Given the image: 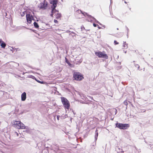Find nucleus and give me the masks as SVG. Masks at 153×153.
<instances>
[{
	"instance_id": "27",
	"label": "nucleus",
	"mask_w": 153,
	"mask_h": 153,
	"mask_svg": "<svg viewBox=\"0 0 153 153\" xmlns=\"http://www.w3.org/2000/svg\"><path fill=\"white\" fill-rule=\"evenodd\" d=\"M81 28L82 30L83 29H85V27L83 26L82 27H81Z\"/></svg>"
},
{
	"instance_id": "30",
	"label": "nucleus",
	"mask_w": 153,
	"mask_h": 153,
	"mask_svg": "<svg viewBox=\"0 0 153 153\" xmlns=\"http://www.w3.org/2000/svg\"><path fill=\"white\" fill-rule=\"evenodd\" d=\"M117 30H119V28H117Z\"/></svg>"
},
{
	"instance_id": "21",
	"label": "nucleus",
	"mask_w": 153,
	"mask_h": 153,
	"mask_svg": "<svg viewBox=\"0 0 153 153\" xmlns=\"http://www.w3.org/2000/svg\"><path fill=\"white\" fill-rule=\"evenodd\" d=\"M51 13H52L51 14V17H53V15L54 14H55V13H53V12H52V10Z\"/></svg>"
},
{
	"instance_id": "23",
	"label": "nucleus",
	"mask_w": 153,
	"mask_h": 153,
	"mask_svg": "<svg viewBox=\"0 0 153 153\" xmlns=\"http://www.w3.org/2000/svg\"><path fill=\"white\" fill-rule=\"evenodd\" d=\"M97 131H98V130H97H97H96V134H97V136H98V132H97Z\"/></svg>"
},
{
	"instance_id": "8",
	"label": "nucleus",
	"mask_w": 153,
	"mask_h": 153,
	"mask_svg": "<svg viewBox=\"0 0 153 153\" xmlns=\"http://www.w3.org/2000/svg\"><path fill=\"white\" fill-rule=\"evenodd\" d=\"M26 17L27 22L29 23H31L33 18V16L30 14H27L26 15Z\"/></svg>"
},
{
	"instance_id": "16",
	"label": "nucleus",
	"mask_w": 153,
	"mask_h": 153,
	"mask_svg": "<svg viewBox=\"0 0 153 153\" xmlns=\"http://www.w3.org/2000/svg\"><path fill=\"white\" fill-rule=\"evenodd\" d=\"M33 25L36 28H38L39 27V26L38 25V24L37 22H34L33 23Z\"/></svg>"
},
{
	"instance_id": "11",
	"label": "nucleus",
	"mask_w": 153,
	"mask_h": 153,
	"mask_svg": "<svg viewBox=\"0 0 153 153\" xmlns=\"http://www.w3.org/2000/svg\"><path fill=\"white\" fill-rule=\"evenodd\" d=\"M65 62L68 64L70 67L72 68L74 67V65L71 64L66 58H65Z\"/></svg>"
},
{
	"instance_id": "3",
	"label": "nucleus",
	"mask_w": 153,
	"mask_h": 153,
	"mask_svg": "<svg viewBox=\"0 0 153 153\" xmlns=\"http://www.w3.org/2000/svg\"><path fill=\"white\" fill-rule=\"evenodd\" d=\"M116 126L120 129L126 130L129 128L130 126L128 124L117 123L116 124Z\"/></svg>"
},
{
	"instance_id": "7",
	"label": "nucleus",
	"mask_w": 153,
	"mask_h": 153,
	"mask_svg": "<svg viewBox=\"0 0 153 153\" xmlns=\"http://www.w3.org/2000/svg\"><path fill=\"white\" fill-rule=\"evenodd\" d=\"M47 5V2L45 1H44L43 2L40 3L39 7L40 8L45 9L46 8Z\"/></svg>"
},
{
	"instance_id": "6",
	"label": "nucleus",
	"mask_w": 153,
	"mask_h": 153,
	"mask_svg": "<svg viewBox=\"0 0 153 153\" xmlns=\"http://www.w3.org/2000/svg\"><path fill=\"white\" fill-rule=\"evenodd\" d=\"M52 12L55 13V16L56 19H60L61 15L60 13H59L58 10H55L52 11Z\"/></svg>"
},
{
	"instance_id": "15",
	"label": "nucleus",
	"mask_w": 153,
	"mask_h": 153,
	"mask_svg": "<svg viewBox=\"0 0 153 153\" xmlns=\"http://www.w3.org/2000/svg\"><path fill=\"white\" fill-rule=\"evenodd\" d=\"M112 111L113 112H112V114H116L117 112V110L114 108H113L112 109Z\"/></svg>"
},
{
	"instance_id": "13",
	"label": "nucleus",
	"mask_w": 153,
	"mask_h": 153,
	"mask_svg": "<svg viewBox=\"0 0 153 153\" xmlns=\"http://www.w3.org/2000/svg\"><path fill=\"white\" fill-rule=\"evenodd\" d=\"M25 125L20 121V129H25Z\"/></svg>"
},
{
	"instance_id": "14",
	"label": "nucleus",
	"mask_w": 153,
	"mask_h": 153,
	"mask_svg": "<svg viewBox=\"0 0 153 153\" xmlns=\"http://www.w3.org/2000/svg\"><path fill=\"white\" fill-rule=\"evenodd\" d=\"M0 45L2 48H4L6 46V44L5 42L3 41L1 44Z\"/></svg>"
},
{
	"instance_id": "12",
	"label": "nucleus",
	"mask_w": 153,
	"mask_h": 153,
	"mask_svg": "<svg viewBox=\"0 0 153 153\" xmlns=\"http://www.w3.org/2000/svg\"><path fill=\"white\" fill-rule=\"evenodd\" d=\"M123 46L124 49H126L128 48V44L125 42H124L123 43Z\"/></svg>"
},
{
	"instance_id": "9",
	"label": "nucleus",
	"mask_w": 153,
	"mask_h": 153,
	"mask_svg": "<svg viewBox=\"0 0 153 153\" xmlns=\"http://www.w3.org/2000/svg\"><path fill=\"white\" fill-rule=\"evenodd\" d=\"M13 123L14 127L16 128H19V121H13Z\"/></svg>"
},
{
	"instance_id": "10",
	"label": "nucleus",
	"mask_w": 153,
	"mask_h": 153,
	"mask_svg": "<svg viewBox=\"0 0 153 153\" xmlns=\"http://www.w3.org/2000/svg\"><path fill=\"white\" fill-rule=\"evenodd\" d=\"M26 98V93L24 92L21 95V100L22 101H25Z\"/></svg>"
},
{
	"instance_id": "31",
	"label": "nucleus",
	"mask_w": 153,
	"mask_h": 153,
	"mask_svg": "<svg viewBox=\"0 0 153 153\" xmlns=\"http://www.w3.org/2000/svg\"><path fill=\"white\" fill-rule=\"evenodd\" d=\"M17 135L18 136V133H17Z\"/></svg>"
},
{
	"instance_id": "20",
	"label": "nucleus",
	"mask_w": 153,
	"mask_h": 153,
	"mask_svg": "<svg viewBox=\"0 0 153 153\" xmlns=\"http://www.w3.org/2000/svg\"><path fill=\"white\" fill-rule=\"evenodd\" d=\"M135 67L136 68H137L138 70H140V68H139L140 66H139V65L138 64L136 65H135Z\"/></svg>"
},
{
	"instance_id": "25",
	"label": "nucleus",
	"mask_w": 153,
	"mask_h": 153,
	"mask_svg": "<svg viewBox=\"0 0 153 153\" xmlns=\"http://www.w3.org/2000/svg\"><path fill=\"white\" fill-rule=\"evenodd\" d=\"M38 82H39V83H41V84H42V83H43V82H41V81H38Z\"/></svg>"
},
{
	"instance_id": "1",
	"label": "nucleus",
	"mask_w": 153,
	"mask_h": 153,
	"mask_svg": "<svg viewBox=\"0 0 153 153\" xmlns=\"http://www.w3.org/2000/svg\"><path fill=\"white\" fill-rule=\"evenodd\" d=\"M61 99L65 108L68 110L70 107V104L68 100L64 97H61Z\"/></svg>"
},
{
	"instance_id": "4",
	"label": "nucleus",
	"mask_w": 153,
	"mask_h": 153,
	"mask_svg": "<svg viewBox=\"0 0 153 153\" xmlns=\"http://www.w3.org/2000/svg\"><path fill=\"white\" fill-rule=\"evenodd\" d=\"M73 76L74 79L77 81H80L84 79L83 75L79 72H74Z\"/></svg>"
},
{
	"instance_id": "17",
	"label": "nucleus",
	"mask_w": 153,
	"mask_h": 153,
	"mask_svg": "<svg viewBox=\"0 0 153 153\" xmlns=\"http://www.w3.org/2000/svg\"><path fill=\"white\" fill-rule=\"evenodd\" d=\"M123 104H124L125 105H126L127 106L128 105V103L126 100L125 101L123 102Z\"/></svg>"
},
{
	"instance_id": "2",
	"label": "nucleus",
	"mask_w": 153,
	"mask_h": 153,
	"mask_svg": "<svg viewBox=\"0 0 153 153\" xmlns=\"http://www.w3.org/2000/svg\"><path fill=\"white\" fill-rule=\"evenodd\" d=\"M95 53L96 55L98 56L100 58H104L106 59H108V56L105 53L104 51L95 52Z\"/></svg>"
},
{
	"instance_id": "24",
	"label": "nucleus",
	"mask_w": 153,
	"mask_h": 153,
	"mask_svg": "<svg viewBox=\"0 0 153 153\" xmlns=\"http://www.w3.org/2000/svg\"><path fill=\"white\" fill-rule=\"evenodd\" d=\"M93 25L95 27H96L97 26V25L95 24V23H94L93 24Z\"/></svg>"
},
{
	"instance_id": "29",
	"label": "nucleus",
	"mask_w": 153,
	"mask_h": 153,
	"mask_svg": "<svg viewBox=\"0 0 153 153\" xmlns=\"http://www.w3.org/2000/svg\"><path fill=\"white\" fill-rule=\"evenodd\" d=\"M121 152H123V153L124 152V151H122Z\"/></svg>"
},
{
	"instance_id": "28",
	"label": "nucleus",
	"mask_w": 153,
	"mask_h": 153,
	"mask_svg": "<svg viewBox=\"0 0 153 153\" xmlns=\"http://www.w3.org/2000/svg\"><path fill=\"white\" fill-rule=\"evenodd\" d=\"M59 115H58V116H57V119L58 120H59Z\"/></svg>"
},
{
	"instance_id": "18",
	"label": "nucleus",
	"mask_w": 153,
	"mask_h": 153,
	"mask_svg": "<svg viewBox=\"0 0 153 153\" xmlns=\"http://www.w3.org/2000/svg\"><path fill=\"white\" fill-rule=\"evenodd\" d=\"M114 43L115 45H117L119 44V42H117V41L114 40Z\"/></svg>"
},
{
	"instance_id": "19",
	"label": "nucleus",
	"mask_w": 153,
	"mask_h": 153,
	"mask_svg": "<svg viewBox=\"0 0 153 153\" xmlns=\"http://www.w3.org/2000/svg\"><path fill=\"white\" fill-rule=\"evenodd\" d=\"M26 13V12L25 11H24V12H23L21 14V16H24L25 15V14Z\"/></svg>"
},
{
	"instance_id": "5",
	"label": "nucleus",
	"mask_w": 153,
	"mask_h": 153,
	"mask_svg": "<svg viewBox=\"0 0 153 153\" xmlns=\"http://www.w3.org/2000/svg\"><path fill=\"white\" fill-rule=\"evenodd\" d=\"M58 0H53L51 2V4H52L51 6L52 10V11L56 10L55 8L57 6V4Z\"/></svg>"
},
{
	"instance_id": "22",
	"label": "nucleus",
	"mask_w": 153,
	"mask_h": 153,
	"mask_svg": "<svg viewBox=\"0 0 153 153\" xmlns=\"http://www.w3.org/2000/svg\"><path fill=\"white\" fill-rule=\"evenodd\" d=\"M54 23H58V21L56 20V19H54Z\"/></svg>"
},
{
	"instance_id": "26",
	"label": "nucleus",
	"mask_w": 153,
	"mask_h": 153,
	"mask_svg": "<svg viewBox=\"0 0 153 153\" xmlns=\"http://www.w3.org/2000/svg\"><path fill=\"white\" fill-rule=\"evenodd\" d=\"M2 41H3L1 39H0V45H1Z\"/></svg>"
}]
</instances>
